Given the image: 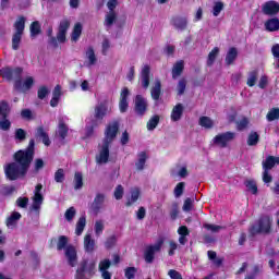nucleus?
<instances>
[{
  "mask_svg": "<svg viewBox=\"0 0 279 279\" xmlns=\"http://www.w3.org/2000/svg\"><path fill=\"white\" fill-rule=\"evenodd\" d=\"M36 156V141L29 140L28 146L13 154V161L4 166V175L10 182L21 180L27 175Z\"/></svg>",
  "mask_w": 279,
  "mask_h": 279,
  "instance_id": "f257e3e1",
  "label": "nucleus"
},
{
  "mask_svg": "<svg viewBox=\"0 0 279 279\" xmlns=\"http://www.w3.org/2000/svg\"><path fill=\"white\" fill-rule=\"evenodd\" d=\"M0 77H2V80H5V82H14V89L22 90V93H27V90H32L34 86V77L32 76L26 77L23 82L22 66H4L0 69Z\"/></svg>",
  "mask_w": 279,
  "mask_h": 279,
  "instance_id": "f03ea898",
  "label": "nucleus"
},
{
  "mask_svg": "<svg viewBox=\"0 0 279 279\" xmlns=\"http://www.w3.org/2000/svg\"><path fill=\"white\" fill-rule=\"evenodd\" d=\"M119 128V120H114L106 126L102 145L100 146L99 155L96 156V162L98 165H106L108 160H110V145H112L114 138H117Z\"/></svg>",
  "mask_w": 279,
  "mask_h": 279,
  "instance_id": "7ed1b4c3",
  "label": "nucleus"
},
{
  "mask_svg": "<svg viewBox=\"0 0 279 279\" xmlns=\"http://www.w3.org/2000/svg\"><path fill=\"white\" fill-rule=\"evenodd\" d=\"M96 267L97 263H95V260L83 258L77 265L74 279H90L92 277L95 276Z\"/></svg>",
  "mask_w": 279,
  "mask_h": 279,
  "instance_id": "20e7f679",
  "label": "nucleus"
},
{
  "mask_svg": "<svg viewBox=\"0 0 279 279\" xmlns=\"http://www.w3.org/2000/svg\"><path fill=\"white\" fill-rule=\"evenodd\" d=\"M25 16L21 15L17 17L15 23L13 24V27L15 29V33L12 36V49L13 51H19L21 47V40L23 39V34L25 32Z\"/></svg>",
  "mask_w": 279,
  "mask_h": 279,
  "instance_id": "39448f33",
  "label": "nucleus"
},
{
  "mask_svg": "<svg viewBox=\"0 0 279 279\" xmlns=\"http://www.w3.org/2000/svg\"><path fill=\"white\" fill-rule=\"evenodd\" d=\"M71 27V21L64 19L58 26L57 37H49L48 45H51L54 49H58V43H66V32Z\"/></svg>",
  "mask_w": 279,
  "mask_h": 279,
  "instance_id": "423d86ee",
  "label": "nucleus"
},
{
  "mask_svg": "<svg viewBox=\"0 0 279 279\" xmlns=\"http://www.w3.org/2000/svg\"><path fill=\"white\" fill-rule=\"evenodd\" d=\"M251 234H269L271 232V218L269 216H264L258 219V228L252 226L250 229Z\"/></svg>",
  "mask_w": 279,
  "mask_h": 279,
  "instance_id": "0eeeda50",
  "label": "nucleus"
},
{
  "mask_svg": "<svg viewBox=\"0 0 279 279\" xmlns=\"http://www.w3.org/2000/svg\"><path fill=\"white\" fill-rule=\"evenodd\" d=\"M235 137H236V133L228 131V132L216 135L213 140V143L214 145H218V147L226 149V147H228V143H231V141H234Z\"/></svg>",
  "mask_w": 279,
  "mask_h": 279,
  "instance_id": "6e6552de",
  "label": "nucleus"
},
{
  "mask_svg": "<svg viewBox=\"0 0 279 279\" xmlns=\"http://www.w3.org/2000/svg\"><path fill=\"white\" fill-rule=\"evenodd\" d=\"M165 240L159 239L155 245H148L144 252L145 262L148 264L154 263V258H156V252H160L162 250V245Z\"/></svg>",
  "mask_w": 279,
  "mask_h": 279,
  "instance_id": "1a4fd4ad",
  "label": "nucleus"
},
{
  "mask_svg": "<svg viewBox=\"0 0 279 279\" xmlns=\"http://www.w3.org/2000/svg\"><path fill=\"white\" fill-rule=\"evenodd\" d=\"M108 102L102 101L95 106L94 108V119L93 121H96V123H101L104 119L108 116Z\"/></svg>",
  "mask_w": 279,
  "mask_h": 279,
  "instance_id": "9d476101",
  "label": "nucleus"
},
{
  "mask_svg": "<svg viewBox=\"0 0 279 279\" xmlns=\"http://www.w3.org/2000/svg\"><path fill=\"white\" fill-rule=\"evenodd\" d=\"M43 184L38 183L34 190L33 196V210H40V206H43V202H45V196H43Z\"/></svg>",
  "mask_w": 279,
  "mask_h": 279,
  "instance_id": "9b49d317",
  "label": "nucleus"
},
{
  "mask_svg": "<svg viewBox=\"0 0 279 279\" xmlns=\"http://www.w3.org/2000/svg\"><path fill=\"white\" fill-rule=\"evenodd\" d=\"M147 99H145V97H143L142 95H136L135 96V113L137 114V117H145V112H147Z\"/></svg>",
  "mask_w": 279,
  "mask_h": 279,
  "instance_id": "f8f14e48",
  "label": "nucleus"
},
{
  "mask_svg": "<svg viewBox=\"0 0 279 279\" xmlns=\"http://www.w3.org/2000/svg\"><path fill=\"white\" fill-rule=\"evenodd\" d=\"M263 14L266 16H276L279 12V3L276 1H267L262 5Z\"/></svg>",
  "mask_w": 279,
  "mask_h": 279,
  "instance_id": "ddd939ff",
  "label": "nucleus"
},
{
  "mask_svg": "<svg viewBox=\"0 0 279 279\" xmlns=\"http://www.w3.org/2000/svg\"><path fill=\"white\" fill-rule=\"evenodd\" d=\"M104 202H106V194L98 193L92 203V211L94 215H99L101 208H104Z\"/></svg>",
  "mask_w": 279,
  "mask_h": 279,
  "instance_id": "4468645a",
  "label": "nucleus"
},
{
  "mask_svg": "<svg viewBox=\"0 0 279 279\" xmlns=\"http://www.w3.org/2000/svg\"><path fill=\"white\" fill-rule=\"evenodd\" d=\"M65 258H68L70 267H75V265H77V251L75 250V246L68 245L65 247Z\"/></svg>",
  "mask_w": 279,
  "mask_h": 279,
  "instance_id": "2eb2a0df",
  "label": "nucleus"
},
{
  "mask_svg": "<svg viewBox=\"0 0 279 279\" xmlns=\"http://www.w3.org/2000/svg\"><path fill=\"white\" fill-rule=\"evenodd\" d=\"M170 23L173 25L174 29H179L180 32H184V29H186L189 26V20L180 15L173 16Z\"/></svg>",
  "mask_w": 279,
  "mask_h": 279,
  "instance_id": "dca6fc26",
  "label": "nucleus"
},
{
  "mask_svg": "<svg viewBox=\"0 0 279 279\" xmlns=\"http://www.w3.org/2000/svg\"><path fill=\"white\" fill-rule=\"evenodd\" d=\"M162 95V82L159 78L155 80V85L150 89V97L154 101H158Z\"/></svg>",
  "mask_w": 279,
  "mask_h": 279,
  "instance_id": "f3484780",
  "label": "nucleus"
},
{
  "mask_svg": "<svg viewBox=\"0 0 279 279\" xmlns=\"http://www.w3.org/2000/svg\"><path fill=\"white\" fill-rule=\"evenodd\" d=\"M149 75H151V68L149 65H144L141 72L142 87L149 88Z\"/></svg>",
  "mask_w": 279,
  "mask_h": 279,
  "instance_id": "a211bd4d",
  "label": "nucleus"
},
{
  "mask_svg": "<svg viewBox=\"0 0 279 279\" xmlns=\"http://www.w3.org/2000/svg\"><path fill=\"white\" fill-rule=\"evenodd\" d=\"M60 97H62V87L57 85L52 92V98L50 100L51 108H58V104H60Z\"/></svg>",
  "mask_w": 279,
  "mask_h": 279,
  "instance_id": "6ab92c4d",
  "label": "nucleus"
},
{
  "mask_svg": "<svg viewBox=\"0 0 279 279\" xmlns=\"http://www.w3.org/2000/svg\"><path fill=\"white\" fill-rule=\"evenodd\" d=\"M147 156L146 151H141L137 154V161L135 162L136 171H143L145 169V165L147 163Z\"/></svg>",
  "mask_w": 279,
  "mask_h": 279,
  "instance_id": "aec40b11",
  "label": "nucleus"
},
{
  "mask_svg": "<svg viewBox=\"0 0 279 279\" xmlns=\"http://www.w3.org/2000/svg\"><path fill=\"white\" fill-rule=\"evenodd\" d=\"M276 165H279V157L268 156L265 161H263L264 171H271Z\"/></svg>",
  "mask_w": 279,
  "mask_h": 279,
  "instance_id": "412c9836",
  "label": "nucleus"
},
{
  "mask_svg": "<svg viewBox=\"0 0 279 279\" xmlns=\"http://www.w3.org/2000/svg\"><path fill=\"white\" fill-rule=\"evenodd\" d=\"M266 32H278L279 31V19L278 17H271L268 19L265 24Z\"/></svg>",
  "mask_w": 279,
  "mask_h": 279,
  "instance_id": "4be33fe9",
  "label": "nucleus"
},
{
  "mask_svg": "<svg viewBox=\"0 0 279 279\" xmlns=\"http://www.w3.org/2000/svg\"><path fill=\"white\" fill-rule=\"evenodd\" d=\"M184 114V106L182 104H177L171 112V121H180Z\"/></svg>",
  "mask_w": 279,
  "mask_h": 279,
  "instance_id": "5701e85b",
  "label": "nucleus"
},
{
  "mask_svg": "<svg viewBox=\"0 0 279 279\" xmlns=\"http://www.w3.org/2000/svg\"><path fill=\"white\" fill-rule=\"evenodd\" d=\"M35 136L37 138H41V141H43L44 145H46V147H49V145H51V140H49V134H47V132H45L44 126L37 128Z\"/></svg>",
  "mask_w": 279,
  "mask_h": 279,
  "instance_id": "b1692460",
  "label": "nucleus"
},
{
  "mask_svg": "<svg viewBox=\"0 0 279 279\" xmlns=\"http://www.w3.org/2000/svg\"><path fill=\"white\" fill-rule=\"evenodd\" d=\"M239 57V50H236L235 47H231L226 56V64L230 66L231 64H234V60Z\"/></svg>",
  "mask_w": 279,
  "mask_h": 279,
  "instance_id": "393cba45",
  "label": "nucleus"
},
{
  "mask_svg": "<svg viewBox=\"0 0 279 279\" xmlns=\"http://www.w3.org/2000/svg\"><path fill=\"white\" fill-rule=\"evenodd\" d=\"M21 213L19 211H13L10 217L7 218L5 220V226L7 228H14V226H16V223H19L20 219H21Z\"/></svg>",
  "mask_w": 279,
  "mask_h": 279,
  "instance_id": "a878e982",
  "label": "nucleus"
},
{
  "mask_svg": "<svg viewBox=\"0 0 279 279\" xmlns=\"http://www.w3.org/2000/svg\"><path fill=\"white\" fill-rule=\"evenodd\" d=\"M184 72V61L180 60L172 68V80H178Z\"/></svg>",
  "mask_w": 279,
  "mask_h": 279,
  "instance_id": "bb28decb",
  "label": "nucleus"
},
{
  "mask_svg": "<svg viewBox=\"0 0 279 279\" xmlns=\"http://www.w3.org/2000/svg\"><path fill=\"white\" fill-rule=\"evenodd\" d=\"M259 142H260V135L258 134V132L252 131L248 134L247 141H246L248 147H256V145H258Z\"/></svg>",
  "mask_w": 279,
  "mask_h": 279,
  "instance_id": "cd10ccee",
  "label": "nucleus"
},
{
  "mask_svg": "<svg viewBox=\"0 0 279 279\" xmlns=\"http://www.w3.org/2000/svg\"><path fill=\"white\" fill-rule=\"evenodd\" d=\"M31 38H36L39 34H43V27L40 26V22L34 21L32 22L31 26Z\"/></svg>",
  "mask_w": 279,
  "mask_h": 279,
  "instance_id": "c85d7f7f",
  "label": "nucleus"
},
{
  "mask_svg": "<svg viewBox=\"0 0 279 279\" xmlns=\"http://www.w3.org/2000/svg\"><path fill=\"white\" fill-rule=\"evenodd\" d=\"M10 105L5 100L0 101V119H8L10 117Z\"/></svg>",
  "mask_w": 279,
  "mask_h": 279,
  "instance_id": "c756f323",
  "label": "nucleus"
},
{
  "mask_svg": "<svg viewBox=\"0 0 279 279\" xmlns=\"http://www.w3.org/2000/svg\"><path fill=\"white\" fill-rule=\"evenodd\" d=\"M84 247H85V252H88V253L95 251V240H93V236L90 234L85 235Z\"/></svg>",
  "mask_w": 279,
  "mask_h": 279,
  "instance_id": "7c9ffc66",
  "label": "nucleus"
},
{
  "mask_svg": "<svg viewBox=\"0 0 279 279\" xmlns=\"http://www.w3.org/2000/svg\"><path fill=\"white\" fill-rule=\"evenodd\" d=\"M84 228H86V216H81L76 222L75 234L76 236H82L84 232Z\"/></svg>",
  "mask_w": 279,
  "mask_h": 279,
  "instance_id": "2f4dec72",
  "label": "nucleus"
},
{
  "mask_svg": "<svg viewBox=\"0 0 279 279\" xmlns=\"http://www.w3.org/2000/svg\"><path fill=\"white\" fill-rule=\"evenodd\" d=\"M82 23H76L72 31L71 40L73 43H77L80 40V36H82Z\"/></svg>",
  "mask_w": 279,
  "mask_h": 279,
  "instance_id": "473e14b6",
  "label": "nucleus"
},
{
  "mask_svg": "<svg viewBox=\"0 0 279 279\" xmlns=\"http://www.w3.org/2000/svg\"><path fill=\"white\" fill-rule=\"evenodd\" d=\"M84 186V175L82 172L74 173V191H80Z\"/></svg>",
  "mask_w": 279,
  "mask_h": 279,
  "instance_id": "72a5a7b5",
  "label": "nucleus"
},
{
  "mask_svg": "<svg viewBox=\"0 0 279 279\" xmlns=\"http://www.w3.org/2000/svg\"><path fill=\"white\" fill-rule=\"evenodd\" d=\"M158 123H160V116H158V114L153 116V117L148 120V122H147V124H146L147 130H148L149 132L156 130V128H158Z\"/></svg>",
  "mask_w": 279,
  "mask_h": 279,
  "instance_id": "f704fd0d",
  "label": "nucleus"
},
{
  "mask_svg": "<svg viewBox=\"0 0 279 279\" xmlns=\"http://www.w3.org/2000/svg\"><path fill=\"white\" fill-rule=\"evenodd\" d=\"M198 123L201 128H205L206 130H210L215 125V122H213V119L206 116L201 117Z\"/></svg>",
  "mask_w": 279,
  "mask_h": 279,
  "instance_id": "c9c22d12",
  "label": "nucleus"
},
{
  "mask_svg": "<svg viewBox=\"0 0 279 279\" xmlns=\"http://www.w3.org/2000/svg\"><path fill=\"white\" fill-rule=\"evenodd\" d=\"M141 197V190L138 187H135L131 191V199H129L125 204V206L130 207L132 204H135V202H138V198Z\"/></svg>",
  "mask_w": 279,
  "mask_h": 279,
  "instance_id": "e433bc0d",
  "label": "nucleus"
},
{
  "mask_svg": "<svg viewBox=\"0 0 279 279\" xmlns=\"http://www.w3.org/2000/svg\"><path fill=\"white\" fill-rule=\"evenodd\" d=\"M219 56V47H215L208 54L207 58V66H213L215 64V61L217 60V57Z\"/></svg>",
  "mask_w": 279,
  "mask_h": 279,
  "instance_id": "4c0bfd02",
  "label": "nucleus"
},
{
  "mask_svg": "<svg viewBox=\"0 0 279 279\" xmlns=\"http://www.w3.org/2000/svg\"><path fill=\"white\" fill-rule=\"evenodd\" d=\"M258 80V70H253L248 73V77H247V86H250L251 88L253 86H256V81Z\"/></svg>",
  "mask_w": 279,
  "mask_h": 279,
  "instance_id": "58836bf2",
  "label": "nucleus"
},
{
  "mask_svg": "<svg viewBox=\"0 0 279 279\" xmlns=\"http://www.w3.org/2000/svg\"><path fill=\"white\" fill-rule=\"evenodd\" d=\"M263 271V266L260 265H254L252 268V271L247 274L244 279H256L258 275Z\"/></svg>",
  "mask_w": 279,
  "mask_h": 279,
  "instance_id": "ea45409f",
  "label": "nucleus"
},
{
  "mask_svg": "<svg viewBox=\"0 0 279 279\" xmlns=\"http://www.w3.org/2000/svg\"><path fill=\"white\" fill-rule=\"evenodd\" d=\"M58 134L62 141L69 136V126L64 122L59 123Z\"/></svg>",
  "mask_w": 279,
  "mask_h": 279,
  "instance_id": "a19ab883",
  "label": "nucleus"
},
{
  "mask_svg": "<svg viewBox=\"0 0 279 279\" xmlns=\"http://www.w3.org/2000/svg\"><path fill=\"white\" fill-rule=\"evenodd\" d=\"M66 245H69V238L66 235H60L57 243V250L62 252V250H66Z\"/></svg>",
  "mask_w": 279,
  "mask_h": 279,
  "instance_id": "79ce46f5",
  "label": "nucleus"
},
{
  "mask_svg": "<svg viewBox=\"0 0 279 279\" xmlns=\"http://www.w3.org/2000/svg\"><path fill=\"white\" fill-rule=\"evenodd\" d=\"M86 56L88 59V64L89 66H93L95 64H97V57L95 56V49L93 47H89L86 51Z\"/></svg>",
  "mask_w": 279,
  "mask_h": 279,
  "instance_id": "37998d69",
  "label": "nucleus"
},
{
  "mask_svg": "<svg viewBox=\"0 0 279 279\" xmlns=\"http://www.w3.org/2000/svg\"><path fill=\"white\" fill-rule=\"evenodd\" d=\"M244 185L246 186L247 191H251L253 195L258 194V185H256V181L254 180H246L244 182Z\"/></svg>",
  "mask_w": 279,
  "mask_h": 279,
  "instance_id": "c03bdc74",
  "label": "nucleus"
},
{
  "mask_svg": "<svg viewBox=\"0 0 279 279\" xmlns=\"http://www.w3.org/2000/svg\"><path fill=\"white\" fill-rule=\"evenodd\" d=\"M15 141H19V143H23L27 138V131L24 129H16L14 133Z\"/></svg>",
  "mask_w": 279,
  "mask_h": 279,
  "instance_id": "a18cd8bd",
  "label": "nucleus"
},
{
  "mask_svg": "<svg viewBox=\"0 0 279 279\" xmlns=\"http://www.w3.org/2000/svg\"><path fill=\"white\" fill-rule=\"evenodd\" d=\"M267 121H276L279 119V108H272L266 116Z\"/></svg>",
  "mask_w": 279,
  "mask_h": 279,
  "instance_id": "49530a36",
  "label": "nucleus"
},
{
  "mask_svg": "<svg viewBox=\"0 0 279 279\" xmlns=\"http://www.w3.org/2000/svg\"><path fill=\"white\" fill-rule=\"evenodd\" d=\"M12 128V122L8 118H0V130L8 132Z\"/></svg>",
  "mask_w": 279,
  "mask_h": 279,
  "instance_id": "de8ad7c7",
  "label": "nucleus"
},
{
  "mask_svg": "<svg viewBox=\"0 0 279 279\" xmlns=\"http://www.w3.org/2000/svg\"><path fill=\"white\" fill-rule=\"evenodd\" d=\"M184 186H186V183L179 182L174 187V197H182L184 194Z\"/></svg>",
  "mask_w": 279,
  "mask_h": 279,
  "instance_id": "09e8293b",
  "label": "nucleus"
},
{
  "mask_svg": "<svg viewBox=\"0 0 279 279\" xmlns=\"http://www.w3.org/2000/svg\"><path fill=\"white\" fill-rule=\"evenodd\" d=\"M114 21H117V13L116 12H109L106 15L105 25H107V27H111V25H114Z\"/></svg>",
  "mask_w": 279,
  "mask_h": 279,
  "instance_id": "8fccbe9b",
  "label": "nucleus"
},
{
  "mask_svg": "<svg viewBox=\"0 0 279 279\" xmlns=\"http://www.w3.org/2000/svg\"><path fill=\"white\" fill-rule=\"evenodd\" d=\"M114 245H117V235H110L106 242H105V247L106 250H112V247H114Z\"/></svg>",
  "mask_w": 279,
  "mask_h": 279,
  "instance_id": "3c124183",
  "label": "nucleus"
},
{
  "mask_svg": "<svg viewBox=\"0 0 279 279\" xmlns=\"http://www.w3.org/2000/svg\"><path fill=\"white\" fill-rule=\"evenodd\" d=\"M112 265V262H110V259H104L100 260L99 265H98V269L99 271H108L110 269V266Z\"/></svg>",
  "mask_w": 279,
  "mask_h": 279,
  "instance_id": "603ef678",
  "label": "nucleus"
},
{
  "mask_svg": "<svg viewBox=\"0 0 279 279\" xmlns=\"http://www.w3.org/2000/svg\"><path fill=\"white\" fill-rule=\"evenodd\" d=\"M99 123L95 120H92V125H87L85 128L86 136H93L95 134V128H97Z\"/></svg>",
  "mask_w": 279,
  "mask_h": 279,
  "instance_id": "864d4df0",
  "label": "nucleus"
},
{
  "mask_svg": "<svg viewBox=\"0 0 279 279\" xmlns=\"http://www.w3.org/2000/svg\"><path fill=\"white\" fill-rule=\"evenodd\" d=\"M236 125H238L239 132H243V130H245L247 125H250V120L246 117H244L236 122Z\"/></svg>",
  "mask_w": 279,
  "mask_h": 279,
  "instance_id": "5fc2aeb1",
  "label": "nucleus"
},
{
  "mask_svg": "<svg viewBox=\"0 0 279 279\" xmlns=\"http://www.w3.org/2000/svg\"><path fill=\"white\" fill-rule=\"evenodd\" d=\"M136 271H138L136 269V267H128L125 270H124V276L126 279H134L135 276H136Z\"/></svg>",
  "mask_w": 279,
  "mask_h": 279,
  "instance_id": "6e6d98bb",
  "label": "nucleus"
},
{
  "mask_svg": "<svg viewBox=\"0 0 279 279\" xmlns=\"http://www.w3.org/2000/svg\"><path fill=\"white\" fill-rule=\"evenodd\" d=\"M49 95V88L47 86H40L37 90L38 99H45Z\"/></svg>",
  "mask_w": 279,
  "mask_h": 279,
  "instance_id": "4d7b16f0",
  "label": "nucleus"
},
{
  "mask_svg": "<svg viewBox=\"0 0 279 279\" xmlns=\"http://www.w3.org/2000/svg\"><path fill=\"white\" fill-rule=\"evenodd\" d=\"M76 210L75 207H70L65 210L64 217L66 219V221H73L75 215H76Z\"/></svg>",
  "mask_w": 279,
  "mask_h": 279,
  "instance_id": "13d9d810",
  "label": "nucleus"
},
{
  "mask_svg": "<svg viewBox=\"0 0 279 279\" xmlns=\"http://www.w3.org/2000/svg\"><path fill=\"white\" fill-rule=\"evenodd\" d=\"M54 181L57 183H62L64 182V169L59 168L56 172H54Z\"/></svg>",
  "mask_w": 279,
  "mask_h": 279,
  "instance_id": "bf43d9fd",
  "label": "nucleus"
},
{
  "mask_svg": "<svg viewBox=\"0 0 279 279\" xmlns=\"http://www.w3.org/2000/svg\"><path fill=\"white\" fill-rule=\"evenodd\" d=\"M222 10H223V2H221V1L215 2L214 8H213L214 16H218L219 14H221Z\"/></svg>",
  "mask_w": 279,
  "mask_h": 279,
  "instance_id": "052dcab7",
  "label": "nucleus"
},
{
  "mask_svg": "<svg viewBox=\"0 0 279 279\" xmlns=\"http://www.w3.org/2000/svg\"><path fill=\"white\" fill-rule=\"evenodd\" d=\"M21 117L24 121H32L34 119V113L29 109H22Z\"/></svg>",
  "mask_w": 279,
  "mask_h": 279,
  "instance_id": "680f3d73",
  "label": "nucleus"
},
{
  "mask_svg": "<svg viewBox=\"0 0 279 279\" xmlns=\"http://www.w3.org/2000/svg\"><path fill=\"white\" fill-rule=\"evenodd\" d=\"M41 169H45V161L41 158L35 159L34 171L38 173Z\"/></svg>",
  "mask_w": 279,
  "mask_h": 279,
  "instance_id": "e2e57ef3",
  "label": "nucleus"
},
{
  "mask_svg": "<svg viewBox=\"0 0 279 279\" xmlns=\"http://www.w3.org/2000/svg\"><path fill=\"white\" fill-rule=\"evenodd\" d=\"M204 228L205 230H210V232H219V230H223V227L219 225H210V223H205Z\"/></svg>",
  "mask_w": 279,
  "mask_h": 279,
  "instance_id": "0e129e2a",
  "label": "nucleus"
},
{
  "mask_svg": "<svg viewBox=\"0 0 279 279\" xmlns=\"http://www.w3.org/2000/svg\"><path fill=\"white\" fill-rule=\"evenodd\" d=\"M186 90V80L181 78L178 83V95H182Z\"/></svg>",
  "mask_w": 279,
  "mask_h": 279,
  "instance_id": "69168bd1",
  "label": "nucleus"
},
{
  "mask_svg": "<svg viewBox=\"0 0 279 279\" xmlns=\"http://www.w3.org/2000/svg\"><path fill=\"white\" fill-rule=\"evenodd\" d=\"M123 193H124L123 185H118L114 190L113 195L116 199H123Z\"/></svg>",
  "mask_w": 279,
  "mask_h": 279,
  "instance_id": "338daca9",
  "label": "nucleus"
},
{
  "mask_svg": "<svg viewBox=\"0 0 279 279\" xmlns=\"http://www.w3.org/2000/svg\"><path fill=\"white\" fill-rule=\"evenodd\" d=\"M168 276L171 278V279H184L182 278V274H180V271L175 270V269H170L168 271Z\"/></svg>",
  "mask_w": 279,
  "mask_h": 279,
  "instance_id": "774afa93",
  "label": "nucleus"
}]
</instances>
